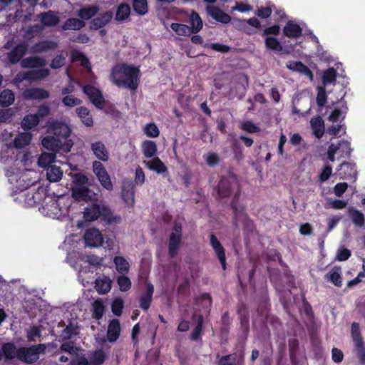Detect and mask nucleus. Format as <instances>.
I'll list each match as a JSON object with an SVG mask.
<instances>
[{
	"label": "nucleus",
	"mask_w": 365,
	"mask_h": 365,
	"mask_svg": "<svg viewBox=\"0 0 365 365\" xmlns=\"http://www.w3.org/2000/svg\"><path fill=\"white\" fill-rule=\"evenodd\" d=\"M110 78L117 86L135 91L140 83V69L125 63L117 64L112 68Z\"/></svg>",
	"instance_id": "obj_1"
},
{
	"label": "nucleus",
	"mask_w": 365,
	"mask_h": 365,
	"mask_svg": "<svg viewBox=\"0 0 365 365\" xmlns=\"http://www.w3.org/2000/svg\"><path fill=\"white\" fill-rule=\"evenodd\" d=\"M240 186L237 177L232 172L220 178L217 187V193L221 198L229 197Z\"/></svg>",
	"instance_id": "obj_2"
},
{
	"label": "nucleus",
	"mask_w": 365,
	"mask_h": 365,
	"mask_svg": "<svg viewBox=\"0 0 365 365\" xmlns=\"http://www.w3.org/2000/svg\"><path fill=\"white\" fill-rule=\"evenodd\" d=\"M46 349L44 344L20 347L17 350V359L25 364H34L39 359V354H43Z\"/></svg>",
	"instance_id": "obj_3"
},
{
	"label": "nucleus",
	"mask_w": 365,
	"mask_h": 365,
	"mask_svg": "<svg viewBox=\"0 0 365 365\" xmlns=\"http://www.w3.org/2000/svg\"><path fill=\"white\" fill-rule=\"evenodd\" d=\"M351 334L353 340L354 351L359 363L365 365V342L361 334L359 324L354 322L351 327Z\"/></svg>",
	"instance_id": "obj_4"
},
{
	"label": "nucleus",
	"mask_w": 365,
	"mask_h": 365,
	"mask_svg": "<svg viewBox=\"0 0 365 365\" xmlns=\"http://www.w3.org/2000/svg\"><path fill=\"white\" fill-rule=\"evenodd\" d=\"M42 145L46 149L53 153L62 150L64 152H69L73 145V142L69 140L63 143L61 140L53 136L47 135L42 139Z\"/></svg>",
	"instance_id": "obj_5"
},
{
	"label": "nucleus",
	"mask_w": 365,
	"mask_h": 365,
	"mask_svg": "<svg viewBox=\"0 0 365 365\" xmlns=\"http://www.w3.org/2000/svg\"><path fill=\"white\" fill-rule=\"evenodd\" d=\"M93 171L96 175L101 186L108 190L111 191L113 189V185L110 180V175L108 173L106 168L100 161L96 160L93 163Z\"/></svg>",
	"instance_id": "obj_6"
},
{
	"label": "nucleus",
	"mask_w": 365,
	"mask_h": 365,
	"mask_svg": "<svg viewBox=\"0 0 365 365\" xmlns=\"http://www.w3.org/2000/svg\"><path fill=\"white\" fill-rule=\"evenodd\" d=\"M27 51L28 44L25 42H20L7 53L6 58L11 64L15 65L20 63L21 66V61L24 58V56Z\"/></svg>",
	"instance_id": "obj_7"
},
{
	"label": "nucleus",
	"mask_w": 365,
	"mask_h": 365,
	"mask_svg": "<svg viewBox=\"0 0 365 365\" xmlns=\"http://www.w3.org/2000/svg\"><path fill=\"white\" fill-rule=\"evenodd\" d=\"M92 103L98 108L102 109L105 104V99L101 91L93 86L86 85L83 88Z\"/></svg>",
	"instance_id": "obj_8"
},
{
	"label": "nucleus",
	"mask_w": 365,
	"mask_h": 365,
	"mask_svg": "<svg viewBox=\"0 0 365 365\" xmlns=\"http://www.w3.org/2000/svg\"><path fill=\"white\" fill-rule=\"evenodd\" d=\"M50 132L57 138L67 139L71 133V128L66 123L54 120L48 128Z\"/></svg>",
	"instance_id": "obj_9"
},
{
	"label": "nucleus",
	"mask_w": 365,
	"mask_h": 365,
	"mask_svg": "<svg viewBox=\"0 0 365 365\" xmlns=\"http://www.w3.org/2000/svg\"><path fill=\"white\" fill-rule=\"evenodd\" d=\"M46 190L42 187H38L36 190L34 189L28 190L25 194V202L30 206H34L36 204H40L45 200Z\"/></svg>",
	"instance_id": "obj_10"
},
{
	"label": "nucleus",
	"mask_w": 365,
	"mask_h": 365,
	"mask_svg": "<svg viewBox=\"0 0 365 365\" xmlns=\"http://www.w3.org/2000/svg\"><path fill=\"white\" fill-rule=\"evenodd\" d=\"M85 243L90 247H98L102 245L103 237L101 232L96 228H91L84 235Z\"/></svg>",
	"instance_id": "obj_11"
},
{
	"label": "nucleus",
	"mask_w": 365,
	"mask_h": 365,
	"mask_svg": "<svg viewBox=\"0 0 365 365\" xmlns=\"http://www.w3.org/2000/svg\"><path fill=\"white\" fill-rule=\"evenodd\" d=\"M210 244L213 249L217 259L220 261V263L222 265V268L223 270L226 269V255H225V250L222 245L221 242L219 241L217 237L214 235L211 234L210 235Z\"/></svg>",
	"instance_id": "obj_12"
},
{
	"label": "nucleus",
	"mask_w": 365,
	"mask_h": 365,
	"mask_svg": "<svg viewBox=\"0 0 365 365\" xmlns=\"http://www.w3.org/2000/svg\"><path fill=\"white\" fill-rule=\"evenodd\" d=\"M58 43L51 40H42L33 44L30 48V53L34 54L42 53L55 51L58 48Z\"/></svg>",
	"instance_id": "obj_13"
},
{
	"label": "nucleus",
	"mask_w": 365,
	"mask_h": 365,
	"mask_svg": "<svg viewBox=\"0 0 365 365\" xmlns=\"http://www.w3.org/2000/svg\"><path fill=\"white\" fill-rule=\"evenodd\" d=\"M121 197L124 202L129 207L135 204V184L132 181H125L123 184Z\"/></svg>",
	"instance_id": "obj_14"
},
{
	"label": "nucleus",
	"mask_w": 365,
	"mask_h": 365,
	"mask_svg": "<svg viewBox=\"0 0 365 365\" xmlns=\"http://www.w3.org/2000/svg\"><path fill=\"white\" fill-rule=\"evenodd\" d=\"M341 178L355 181L357 177L356 164L349 162H344L340 165L338 170Z\"/></svg>",
	"instance_id": "obj_15"
},
{
	"label": "nucleus",
	"mask_w": 365,
	"mask_h": 365,
	"mask_svg": "<svg viewBox=\"0 0 365 365\" xmlns=\"http://www.w3.org/2000/svg\"><path fill=\"white\" fill-rule=\"evenodd\" d=\"M206 11L207 14L217 22L227 24L231 21L230 16L217 6H207Z\"/></svg>",
	"instance_id": "obj_16"
},
{
	"label": "nucleus",
	"mask_w": 365,
	"mask_h": 365,
	"mask_svg": "<svg viewBox=\"0 0 365 365\" xmlns=\"http://www.w3.org/2000/svg\"><path fill=\"white\" fill-rule=\"evenodd\" d=\"M24 98L26 100L42 101L49 98V92L43 88H27L23 92Z\"/></svg>",
	"instance_id": "obj_17"
},
{
	"label": "nucleus",
	"mask_w": 365,
	"mask_h": 365,
	"mask_svg": "<svg viewBox=\"0 0 365 365\" xmlns=\"http://www.w3.org/2000/svg\"><path fill=\"white\" fill-rule=\"evenodd\" d=\"M154 293V286L151 283L147 284L146 291L143 293L139 298V307L144 311L147 312L153 302V295Z\"/></svg>",
	"instance_id": "obj_18"
},
{
	"label": "nucleus",
	"mask_w": 365,
	"mask_h": 365,
	"mask_svg": "<svg viewBox=\"0 0 365 365\" xmlns=\"http://www.w3.org/2000/svg\"><path fill=\"white\" fill-rule=\"evenodd\" d=\"M46 61L43 57L38 56H31L24 58L21 61V67L23 68H34L45 67Z\"/></svg>",
	"instance_id": "obj_19"
},
{
	"label": "nucleus",
	"mask_w": 365,
	"mask_h": 365,
	"mask_svg": "<svg viewBox=\"0 0 365 365\" xmlns=\"http://www.w3.org/2000/svg\"><path fill=\"white\" fill-rule=\"evenodd\" d=\"M91 190L88 186L73 187L71 196L76 200L88 202L92 200Z\"/></svg>",
	"instance_id": "obj_20"
},
{
	"label": "nucleus",
	"mask_w": 365,
	"mask_h": 365,
	"mask_svg": "<svg viewBox=\"0 0 365 365\" xmlns=\"http://www.w3.org/2000/svg\"><path fill=\"white\" fill-rule=\"evenodd\" d=\"M113 17L112 13L106 11L100 14L98 16L94 18L90 23V29L92 30H98L104 27L108 24Z\"/></svg>",
	"instance_id": "obj_21"
},
{
	"label": "nucleus",
	"mask_w": 365,
	"mask_h": 365,
	"mask_svg": "<svg viewBox=\"0 0 365 365\" xmlns=\"http://www.w3.org/2000/svg\"><path fill=\"white\" fill-rule=\"evenodd\" d=\"M283 34L289 38H297L302 35V29L299 24L288 21L283 28Z\"/></svg>",
	"instance_id": "obj_22"
},
{
	"label": "nucleus",
	"mask_w": 365,
	"mask_h": 365,
	"mask_svg": "<svg viewBox=\"0 0 365 365\" xmlns=\"http://www.w3.org/2000/svg\"><path fill=\"white\" fill-rule=\"evenodd\" d=\"M101 217L102 220L108 224H120L122 218L120 215H114L111 209L107 205H102Z\"/></svg>",
	"instance_id": "obj_23"
},
{
	"label": "nucleus",
	"mask_w": 365,
	"mask_h": 365,
	"mask_svg": "<svg viewBox=\"0 0 365 365\" xmlns=\"http://www.w3.org/2000/svg\"><path fill=\"white\" fill-rule=\"evenodd\" d=\"M237 312L240 324L244 331H248L250 328L249 312L246 304L243 302L237 305Z\"/></svg>",
	"instance_id": "obj_24"
},
{
	"label": "nucleus",
	"mask_w": 365,
	"mask_h": 365,
	"mask_svg": "<svg viewBox=\"0 0 365 365\" xmlns=\"http://www.w3.org/2000/svg\"><path fill=\"white\" fill-rule=\"evenodd\" d=\"M91 150L94 155L99 160L106 162L109 159L108 152L105 145L100 141L91 144Z\"/></svg>",
	"instance_id": "obj_25"
},
{
	"label": "nucleus",
	"mask_w": 365,
	"mask_h": 365,
	"mask_svg": "<svg viewBox=\"0 0 365 365\" xmlns=\"http://www.w3.org/2000/svg\"><path fill=\"white\" fill-rule=\"evenodd\" d=\"M182 236L176 233H170L168 241V255L170 257H175L178 252Z\"/></svg>",
	"instance_id": "obj_26"
},
{
	"label": "nucleus",
	"mask_w": 365,
	"mask_h": 365,
	"mask_svg": "<svg viewBox=\"0 0 365 365\" xmlns=\"http://www.w3.org/2000/svg\"><path fill=\"white\" fill-rule=\"evenodd\" d=\"M38 17L41 23L45 26H55L59 23L58 16L53 11L42 12Z\"/></svg>",
	"instance_id": "obj_27"
},
{
	"label": "nucleus",
	"mask_w": 365,
	"mask_h": 365,
	"mask_svg": "<svg viewBox=\"0 0 365 365\" xmlns=\"http://www.w3.org/2000/svg\"><path fill=\"white\" fill-rule=\"evenodd\" d=\"M287 68L293 71L299 72L309 77L311 81L313 80L314 75L312 71L301 61H290L287 64Z\"/></svg>",
	"instance_id": "obj_28"
},
{
	"label": "nucleus",
	"mask_w": 365,
	"mask_h": 365,
	"mask_svg": "<svg viewBox=\"0 0 365 365\" xmlns=\"http://www.w3.org/2000/svg\"><path fill=\"white\" fill-rule=\"evenodd\" d=\"M120 332V322L117 319H114L110 321L109 323L108 331H107V338L110 342L115 341L119 336Z\"/></svg>",
	"instance_id": "obj_29"
},
{
	"label": "nucleus",
	"mask_w": 365,
	"mask_h": 365,
	"mask_svg": "<svg viewBox=\"0 0 365 365\" xmlns=\"http://www.w3.org/2000/svg\"><path fill=\"white\" fill-rule=\"evenodd\" d=\"M101 206L97 203L92 204L90 207H86L83 212L84 218L87 221H95L101 217Z\"/></svg>",
	"instance_id": "obj_30"
},
{
	"label": "nucleus",
	"mask_w": 365,
	"mask_h": 365,
	"mask_svg": "<svg viewBox=\"0 0 365 365\" xmlns=\"http://www.w3.org/2000/svg\"><path fill=\"white\" fill-rule=\"evenodd\" d=\"M189 19L191 32L195 34L200 31L203 26V22L199 14L192 10L190 14Z\"/></svg>",
	"instance_id": "obj_31"
},
{
	"label": "nucleus",
	"mask_w": 365,
	"mask_h": 365,
	"mask_svg": "<svg viewBox=\"0 0 365 365\" xmlns=\"http://www.w3.org/2000/svg\"><path fill=\"white\" fill-rule=\"evenodd\" d=\"M326 278L334 286L341 287L342 286L341 269L339 266H334L331 272L326 274Z\"/></svg>",
	"instance_id": "obj_32"
},
{
	"label": "nucleus",
	"mask_w": 365,
	"mask_h": 365,
	"mask_svg": "<svg viewBox=\"0 0 365 365\" xmlns=\"http://www.w3.org/2000/svg\"><path fill=\"white\" fill-rule=\"evenodd\" d=\"M76 113L77 115L81 119V122L86 127H91L93 125V120L92 115L91 114L89 110L84 106H80L76 109Z\"/></svg>",
	"instance_id": "obj_33"
},
{
	"label": "nucleus",
	"mask_w": 365,
	"mask_h": 365,
	"mask_svg": "<svg viewBox=\"0 0 365 365\" xmlns=\"http://www.w3.org/2000/svg\"><path fill=\"white\" fill-rule=\"evenodd\" d=\"M310 123L315 137L321 138L324 133V123L322 118L321 116L312 118Z\"/></svg>",
	"instance_id": "obj_34"
},
{
	"label": "nucleus",
	"mask_w": 365,
	"mask_h": 365,
	"mask_svg": "<svg viewBox=\"0 0 365 365\" xmlns=\"http://www.w3.org/2000/svg\"><path fill=\"white\" fill-rule=\"evenodd\" d=\"M145 165L150 170L158 174L164 173L168 171V168L158 157H154L151 160L145 162Z\"/></svg>",
	"instance_id": "obj_35"
},
{
	"label": "nucleus",
	"mask_w": 365,
	"mask_h": 365,
	"mask_svg": "<svg viewBox=\"0 0 365 365\" xmlns=\"http://www.w3.org/2000/svg\"><path fill=\"white\" fill-rule=\"evenodd\" d=\"M99 11V8L95 5H89L81 8L78 11V16L83 20H89L95 16Z\"/></svg>",
	"instance_id": "obj_36"
},
{
	"label": "nucleus",
	"mask_w": 365,
	"mask_h": 365,
	"mask_svg": "<svg viewBox=\"0 0 365 365\" xmlns=\"http://www.w3.org/2000/svg\"><path fill=\"white\" fill-rule=\"evenodd\" d=\"M141 148L145 158H151L155 157L158 148L156 143L150 140H146L143 142Z\"/></svg>",
	"instance_id": "obj_37"
},
{
	"label": "nucleus",
	"mask_w": 365,
	"mask_h": 365,
	"mask_svg": "<svg viewBox=\"0 0 365 365\" xmlns=\"http://www.w3.org/2000/svg\"><path fill=\"white\" fill-rule=\"evenodd\" d=\"M15 101L14 93L9 89H4L0 92V106L6 108L14 103Z\"/></svg>",
	"instance_id": "obj_38"
},
{
	"label": "nucleus",
	"mask_w": 365,
	"mask_h": 365,
	"mask_svg": "<svg viewBox=\"0 0 365 365\" xmlns=\"http://www.w3.org/2000/svg\"><path fill=\"white\" fill-rule=\"evenodd\" d=\"M1 350L6 361L12 360L17 358V349L14 343L6 342L1 346Z\"/></svg>",
	"instance_id": "obj_39"
},
{
	"label": "nucleus",
	"mask_w": 365,
	"mask_h": 365,
	"mask_svg": "<svg viewBox=\"0 0 365 365\" xmlns=\"http://www.w3.org/2000/svg\"><path fill=\"white\" fill-rule=\"evenodd\" d=\"M46 176L49 182H56L62 178L63 171L56 165H51L47 168Z\"/></svg>",
	"instance_id": "obj_40"
},
{
	"label": "nucleus",
	"mask_w": 365,
	"mask_h": 365,
	"mask_svg": "<svg viewBox=\"0 0 365 365\" xmlns=\"http://www.w3.org/2000/svg\"><path fill=\"white\" fill-rule=\"evenodd\" d=\"M95 284V288L100 294H106L109 292L111 289V280L108 277L97 279Z\"/></svg>",
	"instance_id": "obj_41"
},
{
	"label": "nucleus",
	"mask_w": 365,
	"mask_h": 365,
	"mask_svg": "<svg viewBox=\"0 0 365 365\" xmlns=\"http://www.w3.org/2000/svg\"><path fill=\"white\" fill-rule=\"evenodd\" d=\"M83 21L77 18H69L62 25L63 30H80L85 26Z\"/></svg>",
	"instance_id": "obj_42"
},
{
	"label": "nucleus",
	"mask_w": 365,
	"mask_h": 365,
	"mask_svg": "<svg viewBox=\"0 0 365 365\" xmlns=\"http://www.w3.org/2000/svg\"><path fill=\"white\" fill-rule=\"evenodd\" d=\"M73 179V187L91 186L92 182L90 179L82 173H73L71 175Z\"/></svg>",
	"instance_id": "obj_43"
},
{
	"label": "nucleus",
	"mask_w": 365,
	"mask_h": 365,
	"mask_svg": "<svg viewBox=\"0 0 365 365\" xmlns=\"http://www.w3.org/2000/svg\"><path fill=\"white\" fill-rule=\"evenodd\" d=\"M32 135L29 133H21L18 135L14 140V147L16 148H23L30 144Z\"/></svg>",
	"instance_id": "obj_44"
},
{
	"label": "nucleus",
	"mask_w": 365,
	"mask_h": 365,
	"mask_svg": "<svg viewBox=\"0 0 365 365\" xmlns=\"http://www.w3.org/2000/svg\"><path fill=\"white\" fill-rule=\"evenodd\" d=\"M40 122L37 115L29 114L24 116L21 122V126L24 130H31L36 127Z\"/></svg>",
	"instance_id": "obj_45"
},
{
	"label": "nucleus",
	"mask_w": 365,
	"mask_h": 365,
	"mask_svg": "<svg viewBox=\"0 0 365 365\" xmlns=\"http://www.w3.org/2000/svg\"><path fill=\"white\" fill-rule=\"evenodd\" d=\"M78 327L70 322L69 324L61 331V336L63 341H67L72 338L73 336L78 334Z\"/></svg>",
	"instance_id": "obj_46"
},
{
	"label": "nucleus",
	"mask_w": 365,
	"mask_h": 365,
	"mask_svg": "<svg viewBox=\"0 0 365 365\" xmlns=\"http://www.w3.org/2000/svg\"><path fill=\"white\" fill-rule=\"evenodd\" d=\"M337 151L340 153L341 158H349L352 152L351 144L349 141L342 140L336 145Z\"/></svg>",
	"instance_id": "obj_47"
},
{
	"label": "nucleus",
	"mask_w": 365,
	"mask_h": 365,
	"mask_svg": "<svg viewBox=\"0 0 365 365\" xmlns=\"http://www.w3.org/2000/svg\"><path fill=\"white\" fill-rule=\"evenodd\" d=\"M116 270L120 274L128 273L130 269L128 262L121 256H116L113 259Z\"/></svg>",
	"instance_id": "obj_48"
},
{
	"label": "nucleus",
	"mask_w": 365,
	"mask_h": 365,
	"mask_svg": "<svg viewBox=\"0 0 365 365\" xmlns=\"http://www.w3.org/2000/svg\"><path fill=\"white\" fill-rule=\"evenodd\" d=\"M337 72L334 68H329L324 71L322 74V83L324 86L328 84H335L336 81Z\"/></svg>",
	"instance_id": "obj_49"
},
{
	"label": "nucleus",
	"mask_w": 365,
	"mask_h": 365,
	"mask_svg": "<svg viewBox=\"0 0 365 365\" xmlns=\"http://www.w3.org/2000/svg\"><path fill=\"white\" fill-rule=\"evenodd\" d=\"M43 208V210H47V215L53 218H58L62 214L59 208L58 202L56 200H52L50 205L46 204Z\"/></svg>",
	"instance_id": "obj_50"
},
{
	"label": "nucleus",
	"mask_w": 365,
	"mask_h": 365,
	"mask_svg": "<svg viewBox=\"0 0 365 365\" xmlns=\"http://www.w3.org/2000/svg\"><path fill=\"white\" fill-rule=\"evenodd\" d=\"M349 215L356 226L361 227L364 225L365 217L362 212L356 209L349 208Z\"/></svg>",
	"instance_id": "obj_51"
},
{
	"label": "nucleus",
	"mask_w": 365,
	"mask_h": 365,
	"mask_svg": "<svg viewBox=\"0 0 365 365\" xmlns=\"http://www.w3.org/2000/svg\"><path fill=\"white\" fill-rule=\"evenodd\" d=\"M171 29L175 31L179 36H189L192 34L188 26L186 24L179 23H172L170 24Z\"/></svg>",
	"instance_id": "obj_52"
},
{
	"label": "nucleus",
	"mask_w": 365,
	"mask_h": 365,
	"mask_svg": "<svg viewBox=\"0 0 365 365\" xmlns=\"http://www.w3.org/2000/svg\"><path fill=\"white\" fill-rule=\"evenodd\" d=\"M130 14V8L126 4H121L117 9L115 14V20L118 21H123L125 20Z\"/></svg>",
	"instance_id": "obj_53"
},
{
	"label": "nucleus",
	"mask_w": 365,
	"mask_h": 365,
	"mask_svg": "<svg viewBox=\"0 0 365 365\" xmlns=\"http://www.w3.org/2000/svg\"><path fill=\"white\" fill-rule=\"evenodd\" d=\"M233 193H234V195L231 200L230 206L233 211L235 217L237 218V217H238L239 214L243 210V207H242L241 209L239 207V200H240V194H241L240 186L239 187V190L235 191Z\"/></svg>",
	"instance_id": "obj_54"
},
{
	"label": "nucleus",
	"mask_w": 365,
	"mask_h": 365,
	"mask_svg": "<svg viewBox=\"0 0 365 365\" xmlns=\"http://www.w3.org/2000/svg\"><path fill=\"white\" fill-rule=\"evenodd\" d=\"M56 155L55 153H42L38 160V164L41 168H45L46 167L51 166V164L55 161Z\"/></svg>",
	"instance_id": "obj_55"
},
{
	"label": "nucleus",
	"mask_w": 365,
	"mask_h": 365,
	"mask_svg": "<svg viewBox=\"0 0 365 365\" xmlns=\"http://www.w3.org/2000/svg\"><path fill=\"white\" fill-rule=\"evenodd\" d=\"M264 44L267 49L278 52L283 51L282 46L275 37L266 36L264 39Z\"/></svg>",
	"instance_id": "obj_56"
},
{
	"label": "nucleus",
	"mask_w": 365,
	"mask_h": 365,
	"mask_svg": "<svg viewBox=\"0 0 365 365\" xmlns=\"http://www.w3.org/2000/svg\"><path fill=\"white\" fill-rule=\"evenodd\" d=\"M67 56V53L61 51L60 53L57 54L54 58L51 60L50 66L53 69H58L64 66L66 63V58Z\"/></svg>",
	"instance_id": "obj_57"
},
{
	"label": "nucleus",
	"mask_w": 365,
	"mask_h": 365,
	"mask_svg": "<svg viewBox=\"0 0 365 365\" xmlns=\"http://www.w3.org/2000/svg\"><path fill=\"white\" fill-rule=\"evenodd\" d=\"M133 9L139 15L145 14L148 10L147 0H133Z\"/></svg>",
	"instance_id": "obj_58"
},
{
	"label": "nucleus",
	"mask_w": 365,
	"mask_h": 365,
	"mask_svg": "<svg viewBox=\"0 0 365 365\" xmlns=\"http://www.w3.org/2000/svg\"><path fill=\"white\" fill-rule=\"evenodd\" d=\"M203 317L202 316H200L197 319V322L196 324V327L193 329L191 335H190V339L192 341H198L201 340V335H202V326H203Z\"/></svg>",
	"instance_id": "obj_59"
},
{
	"label": "nucleus",
	"mask_w": 365,
	"mask_h": 365,
	"mask_svg": "<svg viewBox=\"0 0 365 365\" xmlns=\"http://www.w3.org/2000/svg\"><path fill=\"white\" fill-rule=\"evenodd\" d=\"M116 281L121 292H127L131 288V281L125 274L118 276Z\"/></svg>",
	"instance_id": "obj_60"
},
{
	"label": "nucleus",
	"mask_w": 365,
	"mask_h": 365,
	"mask_svg": "<svg viewBox=\"0 0 365 365\" xmlns=\"http://www.w3.org/2000/svg\"><path fill=\"white\" fill-rule=\"evenodd\" d=\"M145 135L149 138H157L160 135V130L154 123H147L143 128Z\"/></svg>",
	"instance_id": "obj_61"
},
{
	"label": "nucleus",
	"mask_w": 365,
	"mask_h": 365,
	"mask_svg": "<svg viewBox=\"0 0 365 365\" xmlns=\"http://www.w3.org/2000/svg\"><path fill=\"white\" fill-rule=\"evenodd\" d=\"M93 317L96 319H101L105 312V307L103 302L100 300H96L93 304Z\"/></svg>",
	"instance_id": "obj_62"
},
{
	"label": "nucleus",
	"mask_w": 365,
	"mask_h": 365,
	"mask_svg": "<svg viewBox=\"0 0 365 365\" xmlns=\"http://www.w3.org/2000/svg\"><path fill=\"white\" fill-rule=\"evenodd\" d=\"M106 355L102 350L96 351L90 359V365H101L105 361Z\"/></svg>",
	"instance_id": "obj_63"
},
{
	"label": "nucleus",
	"mask_w": 365,
	"mask_h": 365,
	"mask_svg": "<svg viewBox=\"0 0 365 365\" xmlns=\"http://www.w3.org/2000/svg\"><path fill=\"white\" fill-rule=\"evenodd\" d=\"M124 307V301L121 298H115L111 303V311L115 316H120Z\"/></svg>",
	"instance_id": "obj_64"
}]
</instances>
